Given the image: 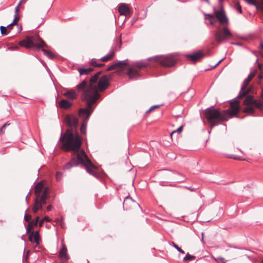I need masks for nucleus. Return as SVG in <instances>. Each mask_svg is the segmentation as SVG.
<instances>
[{
    "label": "nucleus",
    "instance_id": "1",
    "mask_svg": "<svg viewBox=\"0 0 263 263\" xmlns=\"http://www.w3.org/2000/svg\"><path fill=\"white\" fill-rule=\"evenodd\" d=\"M101 73V71L97 72L91 77L89 82L84 80L76 86L77 91L82 93V101L86 102L87 105L86 108L79 110L80 115L82 117L87 118L90 117L93 110L92 105L100 97V95L98 92L97 87L95 84Z\"/></svg>",
    "mask_w": 263,
    "mask_h": 263
},
{
    "label": "nucleus",
    "instance_id": "2",
    "mask_svg": "<svg viewBox=\"0 0 263 263\" xmlns=\"http://www.w3.org/2000/svg\"><path fill=\"white\" fill-rule=\"evenodd\" d=\"M239 110V102L236 99L231 100L230 108L219 111L212 107L206 108L204 110L205 116L209 121L211 127L220 124V122L227 121L229 118L237 115Z\"/></svg>",
    "mask_w": 263,
    "mask_h": 263
},
{
    "label": "nucleus",
    "instance_id": "3",
    "mask_svg": "<svg viewBox=\"0 0 263 263\" xmlns=\"http://www.w3.org/2000/svg\"><path fill=\"white\" fill-rule=\"evenodd\" d=\"M60 141L62 143V148L66 152H72V158L77 159L79 153L83 149H81L82 139L78 131L67 129L64 133L62 132Z\"/></svg>",
    "mask_w": 263,
    "mask_h": 263
},
{
    "label": "nucleus",
    "instance_id": "4",
    "mask_svg": "<svg viewBox=\"0 0 263 263\" xmlns=\"http://www.w3.org/2000/svg\"><path fill=\"white\" fill-rule=\"evenodd\" d=\"M79 164L84 165L86 171L89 174L96 178L98 177V174L94 170V169L96 168V166L88 158L84 151H82L79 153L77 156V159H76L74 157L71 158L70 161L66 163L64 166L63 169L64 170H69L70 168L77 166Z\"/></svg>",
    "mask_w": 263,
    "mask_h": 263
},
{
    "label": "nucleus",
    "instance_id": "5",
    "mask_svg": "<svg viewBox=\"0 0 263 263\" xmlns=\"http://www.w3.org/2000/svg\"><path fill=\"white\" fill-rule=\"evenodd\" d=\"M20 45L26 48H35L40 49L46 46L45 42L38 35L29 36L20 41Z\"/></svg>",
    "mask_w": 263,
    "mask_h": 263
},
{
    "label": "nucleus",
    "instance_id": "6",
    "mask_svg": "<svg viewBox=\"0 0 263 263\" xmlns=\"http://www.w3.org/2000/svg\"><path fill=\"white\" fill-rule=\"evenodd\" d=\"M256 70H254L253 72H251L248 77L244 80L241 86L240 91L237 97L238 99H241L246 97L252 90V87H248L250 82L252 80L256 74Z\"/></svg>",
    "mask_w": 263,
    "mask_h": 263
},
{
    "label": "nucleus",
    "instance_id": "7",
    "mask_svg": "<svg viewBox=\"0 0 263 263\" xmlns=\"http://www.w3.org/2000/svg\"><path fill=\"white\" fill-rule=\"evenodd\" d=\"M49 189L46 187L42 194L36 198L34 204L32 208V211L34 213H37L38 210L42 208V205L46 203V199L49 197Z\"/></svg>",
    "mask_w": 263,
    "mask_h": 263
},
{
    "label": "nucleus",
    "instance_id": "8",
    "mask_svg": "<svg viewBox=\"0 0 263 263\" xmlns=\"http://www.w3.org/2000/svg\"><path fill=\"white\" fill-rule=\"evenodd\" d=\"M215 40L218 43H221L233 38V34L227 27H223L221 30L214 33Z\"/></svg>",
    "mask_w": 263,
    "mask_h": 263
},
{
    "label": "nucleus",
    "instance_id": "9",
    "mask_svg": "<svg viewBox=\"0 0 263 263\" xmlns=\"http://www.w3.org/2000/svg\"><path fill=\"white\" fill-rule=\"evenodd\" d=\"M153 59L164 67H171L175 64V60L172 55L167 56L158 55L155 56Z\"/></svg>",
    "mask_w": 263,
    "mask_h": 263
},
{
    "label": "nucleus",
    "instance_id": "10",
    "mask_svg": "<svg viewBox=\"0 0 263 263\" xmlns=\"http://www.w3.org/2000/svg\"><path fill=\"white\" fill-rule=\"evenodd\" d=\"M65 122L70 127L69 129L76 131L75 129H77L78 124V119L76 117L73 115H67L65 117Z\"/></svg>",
    "mask_w": 263,
    "mask_h": 263
},
{
    "label": "nucleus",
    "instance_id": "11",
    "mask_svg": "<svg viewBox=\"0 0 263 263\" xmlns=\"http://www.w3.org/2000/svg\"><path fill=\"white\" fill-rule=\"evenodd\" d=\"M63 95L67 99L70 101L75 100L78 97L77 92L73 89H64Z\"/></svg>",
    "mask_w": 263,
    "mask_h": 263
},
{
    "label": "nucleus",
    "instance_id": "12",
    "mask_svg": "<svg viewBox=\"0 0 263 263\" xmlns=\"http://www.w3.org/2000/svg\"><path fill=\"white\" fill-rule=\"evenodd\" d=\"M118 10L120 14L121 15H125L127 16L131 14L128 5L126 4L121 3L119 4L118 7Z\"/></svg>",
    "mask_w": 263,
    "mask_h": 263
},
{
    "label": "nucleus",
    "instance_id": "13",
    "mask_svg": "<svg viewBox=\"0 0 263 263\" xmlns=\"http://www.w3.org/2000/svg\"><path fill=\"white\" fill-rule=\"evenodd\" d=\"M108 85V81L106 76H102L99 80L98 84V90L103 91L105 90Z\"/></svg>",
    "mask_w": 263,
    "mask_h": 263
},
{
    "label": "nucleus",
    "instance_id": "14",
    "mask_svg": "<svg viewBox=\"0 0 263 263\" xmlns=\"http://www.w3.org/2000/svg\"><path fill=\"white\" fill-rule=\"evenodd\" d=\"M215 14L216 18L221 24H227L228 23V19L222 10L215 11Z\"/></svg>",
    "mask_w": 263,
    "mask_h": 263
},
{
    "label": "nucleus",
    "instance_id": "15",
    "mask_svg": "<svg viewBox=\"0 0 263 263\" xmlns=\"http://www.w3.org/2000/svg\"><path fill=\"white\" fill-rule=\"evenodd\" d=\"M127 60L120 61L110 65L107 69V71H111L117 68L123 69L127 65Z\"/></svg>",
    "mask_w": 263,
    "mask_h": 263
},
{
    "label": "nucleus",
    "instance_id": "16",
    "mask_svg": "<svg viewBox=\"0 0 263 263\" xmlns=\"http://www.w3.org/2000/svg\"><path fill=\"white\" fill-rule=\"evenodd\" d=\"M205 54L201 51H198L194 53L191 54H187L186 58L191 59V61L196 62L200 60L202 58L205 56Z\"/></svg>",
    "mask_w": 263,
    "mask_h": 263
},
{
    "label": "nucleus",
    "instance_id": "17",
    "mask_svg": "<svg viewBox=\"0 0 263 263\" xmlns=\"http://www.w3.org/2000/svg\"><path fill=\"white\" fill-rule=\"evenodd\" d=\"M137 203L130 197H126L123 201V208L126 210L129 209L132 206Z\"/></svg>",
    "mask_w": 263,
    "mask_h": 263
},
{
    "label": "nucleus",
    "instance_id": "18",
    "mask_svg": "<svg viewBox=\"0 0 263 263\" xmlns=\"http://www.w3.org/2000/svg\"><path fill=\"white\" fill-rule=\"evenodd\" d=\"M129 79L132 80L137 79L140 77L139 72L133 68H129L127 72Z\"/></svg>",
    "mask_w": 263,
    "mask_h": 263
},
{
    "label": "nucleus",
    "instance_id": "19",
    "mask_svg": "<svg viewBox=\"0 0 263 263\" xmlns=\"http://www.w3.org/2000/svg\"><path fill=\"white\" fill-rule=\"evenodd\" d=\"M67 249L66 246L63 244L62 249L60 252L59 255L63 262L66 261L69 259V257L67 254Z\"/></svg>",
    "mask_w": 263,
    "mask_h": 263
},
{
    "label": "nucleus",
    "instance_id": "20",
    "mask_svg": "<svg viewBox=\"0 0 263 263\" xmlns=\"http://www.w3.org/2000/svg\"><path fill=\"white\" fill-rule=\"evenodd\" d=\"M29 240L32 242L33 241L35 242L36 245H39L40 241V237L39 235V233L38 231H36L34 232L33 231L31 232V235L29 236Z\"/></svg>",
    "mask_w": 263,
    "mask_h": 263
},
{
    "label": "nucleus",
    "instance_id": "21",
    "mask_svg": "<svg viewBox=\"0 0 263 263\" xmlns=\"http://www.w3.org/2000/svg\"><path fill=\"white\" fill-rule=\"evenodd\" d=\"M59 105L61 108L67 109L71 107L72 103L68 99H62L59 102Z\"/></svg>",
    "mask_w": 263,
    "mask_h": 263
},
{
    "label": "nucleus",
    "instance_id": "22",
    "mask_svg": "<svg viewBox=\"0 0 263 263\" xmlns=\"http://www.w3.org/2000/svg\"><path fill=\"white\" fill-rule=\"evenodd\" d=\"M45 188H44V184L42 182H38L35 186V190H34V193L35 194L37 197L41 196V194L43 192Z\"/></svg>",
    "mask_w": 263,
    "mask_h": 263
},
{
    "label": "nucleus",
    "instance_id": "23",
    "mask_svg": "<svg viewBox=\"0 0 263 263\" xmlns=\"http://www.w3.org/2000/svg\"><path fill=\"white\" fill-rule=\"evenodd\" d=\"M39 220V217L37 216L34 220L30 221L26 228L27 233H30L34 226H37Z\"/></svg>",
    "mask_w": 263,
    "mask_h": 263
},
{
    "label": "nucleus",
    "instance_id": "24",
    "mask_svg": "<svg viewBox=\"0 0 263 263\" xmlns=\"http://www.w3.org/2000/svg\"><path fill=\"white\" fill-rule=\"evenodd\" d=\"M115 55V51L114 49H111L109 52L104 57L101 58L100 60L102 62H107L110 60Z\"/></svg>",
    "mask_w": 263,
    "mask_h": 263
},
{
    "label": "nucleus",
    "instance_id": "25",
    "mask_svg": "<svg viewBox=\"0 0 263 263\" xmlns=\"http://www.w3.org/2000/svg\"><path fill=\"white\" fill-rule=\"evenodd\" d=\"M79 114H80L79 112ZM79 116L84 119V120L83 122V123L82 124V125L81 126L80 132H81V133L82 134L86 135V127H87V121L88 120L89 117L87 118L86 117H82L81 116H80V115H79Z\"/></svg>",
    "mask_w": 263,
    "mask_h": 263
},
{
    "label": "nucleus",
    "instance_id": "26",
    "mask_svg": "<svg viewBox=\"0 0 263 263\" xmlns=\"http://www.w3.org/2000/svg\"><path fill=\"white\" fill-rule=\"evenodd\" d=\"M255 100L253 96H247L244 100L243 104L245 105H250L254 103Z\"/></svg>",
    "mask_w": 263,
    "mask_h": 263
},
{
    "label": "nucleus",
    "instance_id": "27",
    "mask_svg": "<svg viewBox=\"0 0 263 263\" xmlns=\"http://www.w3.org/2000/svg\"><path fill=\"white\" fill-rule=\"evenodd\" d=\"M93 70L92 68H79L78 71L80 75L88 74Z\"/></svg>",
    "mask_w": 263,
    "mask_h": 263
},
{
    "label": "nucleus",
    "instance_id": "28",
    "mask_svg": "<svg viewBox=\"0 0 263 263\" xmlns=\"http://www.w3.org/2000/svg\"><path fill=\"white\" fill-rule=\"evenodd\" d=\"M253 104L256 108L263 112V103L260 101L255 99Z\"/></svg>",
    "mask_w": 263,
    "mask_h": 263
},
{
    "label": "nucleus",
    "instance_id": "29",
    "mask_svg": "<svg viewBox=\"0 0 263 263\" xmlns=\"http://www.w3.org/2000/svg\"><path fill=\"white\" fill-rule=\"evenodd\" d=\"M42 51L44 52V54L47 56L49 59H53L54 58V55L53 53H52L51 51L47 50L46 49H43L42 48Z\"/></svg>",
    "mask_w": 263,
    "mask_h": 263
},
{
    "label": "nucleus",
    "instance_id": "30",
    "mask_svg": "<svg viewBox=\"0 0 263 263\" xmlns=\"http://www.w3.org/2000/svg\"><path fill=\"white\" fill-rule=\"evenodd\" d=\"M195 258V256L190 255L187 253L186 256L183 258V261L193 260Z\"/></svg>",
    "mask_w": 263,
    "mask_h": 263
},
{
    "label": "nucleus",
    "instance_id": "31",
    "mask_svg": "<svg viewBox=\"0 0 263 263\" xmlns=\"http://www.w3.org/2000/svg\"><path fill=\"white\" fill-rule=\"evenodd\" d=\"M243 112L249 114H253L254 112V109L252 106H248L244 109Z\"/></svg>",
    "mask_w": 263,
    "mask_h": 263
},
{
    "label": "nucleus",
    "instance_id": "32",
    "mask_svg": "<svg viewBox=\"0 0 263 263\" xmlns=\"http://www.w3.org/2000/svg\"><path fill=\"white\" fill-rule=\"evenodd\" d=\"M247 3L250 5L254 6L256 9H258V5L257 4L256 0H245Z\"/></svg>",
    "mask_w": 263,
    "mask_h": 263
},
{
    "label": "nucleus",
    "instance_id": "33",
    "mask_svg": "<svg viewBox=\"0 0 263 263\" xmlns=\"http://www.w3.org/2000/svg\"><path fill=\"white\" fill-rule=\"evenodd\" d=\"M171 245L173 247H174L178 251H179L181 254L185 253L184 251L183 250H182L180 247H179L178 245H177L175 242H172Z\"/></svg>",
    "mask_w": 263,
    "mask_h": 263
},
{
    "label": "nucleus",
    "instance_id": "34",
    "mask_svg": "<svg viewBox=\"0 0 263 263\" xmlns=\"http://www.w3.org/2000/svg\"><path fill=\"white\" fill-rule=\"evenodd\" d=\"M134 65L139 68H141L146 66V64L140 62H137L134 63Z\"/></svg>",
    "mask_w": 263,
    "mask_h": 263
},
{
    "label": "nucleus",
    "instance_id": "35",
    "mask_svg": "<svg viewBox=\"0 0 263 263\" xmlns=\"http://www.w3.org/2000/svg\"><path fill=\"white\" fill-rule=\"evenodd\" d=\"M0 30H1V34L3 35H5L7 34V30L6 27L2 26L0 27Z\"/></svg>",
    "mask_w": 263,
    "mask_h": 263
},
{
    "label": "nucleus",
    "instance_id": "36",
    "mask_svg": "<svg viewBox=\"0 0 263 263\" xmlns=\"http://www.w3.org/2000/svg\"><path fill=\"white\" fill-rule=\"evenodd\" d=\"M161 105H153L151 106L148 110H147L146 112H149L151 111L154 110L155 109L159 107Z\"/></svg>",
    "mask_w": 263,
    "mask_h": 263
},
{
    "label": "nucleus",
    "instance_id": "37",
    "mask_svg": "<svg viewBox=\"0 0 263 263\" xmlns=\"http://www.w3.org/2000/svg\"><path fill=\"white\" fill-rule=\"evenodd\" d=\"M10 124L8 123V122H7L6 123H5V124H4L2 127L1 128H0V135L1 134H3L4 132V129L5 128V127L7 126V125H9Z\"/></svg>",
    "mask_w": 263,
    "mask_h": 263
},
{
    "label": "nucleus",
    "instance_id": "38",
    "mask_svg": "<svg viewBox=\"0 0 263 263\" xmlns=\"http://www.w3.org/2000/svg\"><path fill=\"white\" fill-rule=\"evenodd\" d=\"M235 9L237 10V11L239 13H242V9L241 6L239 5V4H237V5L235 6Z\"/></svg>",
    "mask_w": 263,
    "mask_h": 263
},
{
    "label": "nucleus",
    "instance_id": "39",
    "mask_svg": "<svg viewBox=\"0 0 263 263\" xmlns=\"http://www.w3.org/2000/svg\"><path fill=\"white\" fill-rule=\"evenodd\" d=\"M182 129H183V126H180L177 129L172 132L171 136H172V135L173 134H174L175 133H176L177 132H179V133L181 132L182 130Z\"/></svg>",
    "mask_w": 263,
    "mask_h": 263
},
{
    "label": "nucleus",
    "instance_id": "40",
    "mask_svg": "<svg viewBox=\"0 0 263 263\" xmlns=\"http://www.w3.org/2000/svg\"><path fill=\"white\" fill-rule=\"evenodd\" d=\"M31 219V216L27 214L26 213L25 214L24 216V220L26 221L29 222L30 220Z\"/></svg>",
    "mask_w": 263,
    "mask_h": 263
},
{
    "label": "nucleus",
    "instance_id": "41",
    "mask_svg": "<svg viewBox=\"0 0 263 263\" xmlns=\"http://www.w3.org/2000/svg\"><path fill=\"white\" fill-rule=\"evenodd\" d=\"M8 49L10 50H16L19 49V46L17 45H13L9 47Z\"/></svg>",
    "mask_w": 263,
    "mask_h": 263
},
{
    "label": "nucleus",
    "instance_id": "42",
    "mask_svg": "<svg viewBox=\"0 0 263 263\" xmlns=\"http://www.w3.org/2000/svg\"><path fill=\"white\" fill-rule=\"evenodd\" d=\"M216 260L218 263H226L224 261V259L222 257H218L216 259Z\"/></svg>",
    "mask_w": 263,
    "mask_h": 263
},
{
    "label": "nucleus",
    "instance_id": "43",
    "mask_svg": "<svg viewBox=\"0 0 263 263\" xmlns=\"http://www.w3.org/2000/svg\"><path fill=\"white\" fill-rule=\"evenodd\" d=\"M205 19H213L214 18V16L211 14H205Z\"/></svg>",
    "mask_w": 263,
    "mask_h": 263
},
{
    "label": "nucleus",
    "instance_id": "44",
    "mask_svg": "<svg viewBox=\"0 0 263 263\" xmlns=\"http://www.w3.org/2000/svg\"><path fill=\"white\" fill-rule=\"evenodd\" d=\"M62 174L60 172L57 173L56 174V179L58 181L60 180L61 179V178L62 177Z\"/></svg>",
    "mask_w": 263,
    "mask_h": 263
},
{
    "label": "nucleus",
    "instance_id": "45",
    "mask_svg": "<svg viewBox=\"0 0 263 263\" xmlns=\"http://www.w3.org/2000/svg\"><path fill=\"white\" fill-rule=\"evenodd\" d=\"M20 7V4H18L17 6L15 8V14H17L19 12V9Z\"/></svg>",
    "mask_w": 263,
    "mask_h": 263
},
{
    "label": "nucleus",
    "instance_id": "46",
    "mask_svg": "<svg viewBox=\"0 0 263 263\" xmlns=\"http://www.w3.org/2000/svg\"><path fill=\"white\" fill-rule=\"evenodd\" d=\"M97 60L95 59H93L91 60V64L95 66V67H96L97 65Z\"/></svg>",
    "mask_w": 263,
    "mask_h": 263
},
{
    "label": "nucleus",
    "instance_id": "47",
    "mask_svg": "<svg viewBox=\"0 0 263 263\" xmlns=\"http://www.w3.org/2000/svg\"><path fill=\"white\" fill-rule=\"evenodd\" d=\"M43 220L44 221H47V222H49L51 221V219H50V218L48 216H45V217H44L43 218Z\"/></svg>",
    "mask_w": 263,
    "mask_h": 263
},
{
    "label": "nucleus",
    "instance_id": "48",
    "mask_svg": "<svg viewBox=\"0 0 263 263\" xmlns=\"http://www.w3.org/2000/svg\"><path fill=\"white\" fill-rule=\"evenodd\" d=\"M19 17L17 14H15L14 15V19L13 20V22L15 23V22L17 20H18Z\"/></svg>",
    "mask_w": 263,
    "mask_h": 263
},
{
    "label": "nucleus",
    "instance_id": "49",
    "mask_svg": "<svg viewBox=\"0 0 263 263\" xmlns=\"http://www.w3.org/2000/svg\"><path fill=\"white\" fill-rule=\"evenodd\" d=\"M186 188L188 190H189L190 191H192V192H194L196 190V189L192 188L191 187H186Z\"/></svg>",
    "mask_w": 263,
    "mask_h": 263
},
{
    "label": "nucleus",
    "instance_id": "50",
    "mask_svg": "<svg viewBox=\"0 0 263 263\" xmlns=\"http://www.w3.org/2000/svg\"><path fill=\"white\" fill-rule=\"evenodd\" d=\"M232 44L236 45L238 46H241L242 44L240 42H233L232 43Z\"/></svg>",
    "mask_w": 263,
    "mask_h": 263
},
{
    "label": "nucleus",
    "instance_id": "51",
    "mask_svg": "<svg viewBox=\"0 0 263 263\" xmlns=\"http://www.w3.org/2000/svg\"><path fill=\"white\" fill-rule=\"evenodd\" d=\"M216 23V21L215 20L212 19L210 21V23L212 25H214Z\"/></svg>",
    "mask_w": 263,
    "mask_h": 263
},
{
    "label": "nucleus",
    "instance_id": "52",
    "mask_svg": "<svg viewBox=\"0 0 263 263\" xmlns=\"http://www.w3.org/2000/svg\"><path fill=\"white\" fill-rule=\"evenodd\" d=\"M52 209V206L51 205H49L47 207V210L48 211H50Z\"/></svg>",
    "mask_w": 263,
    "mask_h": 263
},
{
    "label": "nucleus",
    "instance_id": "53",
    "mask_svg": "<svg viewBox=\"0 0 263 263\" xmlns=\"http://www.w3.org/2000/svg\"><path fill=\"white\" fill-rule=\"evenodd\" d=\"M224 60V59H221L213 67L215 68L216 67L217 65H218L223 60Z\"/></svg>",
    "mask_w": 263,
    "mask_h": 263
},
{
    "label": "nucleus",
    "instance_id": "54",
    "mask_svg": "<svg viewBox=\"0 0 263 263\" xmlns=\"http://www.w3.org/2000/svg\"><path fill=\"white\" fill-rule=\"evenodd\" d=\"M243 256L246 257V258H248L249 259H250V260L251 259V257L249 255L246 254V255H244Z\"/></svg>",
    "mask_w": 263,
    "mask_h": 263
},
{
    "label": "nucleus",
    "instance_id": "55",
    "mask_svg": "<svg viewBox=\"0 0 263 263\" xmlns=\"http://www.w3.org/2000/svg\"><path fill=\"white\" fill-rule=\"evenodd\" d=\"M15 23L13 21L12 22V23H11V24H10L9 25H8L7 27L8 28V29H9V28L12 26L13 25L15 24Z\"/></svg>",
    "mask_w": 263,
    "mask_h": 263
},
{
    "label": "nucleus",
    "instance_id": "56",
    "mask_svg": "<svg viewBox=\"0 0 263 263\" xmlns=\"http://www.w3.org/2000/svg\"><path fill=\"white\" fill-rule=\"evenodd\" d=\"M15 23L13 21L12 22V23H11V24H10L9 25H8L7 27L8 28V29H9V28L12 26L13 25L15 24Z\"/></svg>",
    "mask_w": 263,
    "mask_h": 263
},
{
    "label": "nucleus",
    "instance_id": "57",
    "mask_svg": "<svg viewBox=\"0 0 263 263\" xmlns=\"http://www.w3.org/2000/svg\"><path fill=\"white\" fill-rule=\"evenodd\" d=\"M103 66H104V64L100 63V64H97L96 67H102Z\"/></svg>",
    "mask_w": 263,
    "mask_h": 263
},
{
    "label": "nucleus",
    "instance_id": "58",
    "mask_svg": "<svg viewBox=\"0 0 263 263\" xmlns=\"http://www.w3.org/2000/svg\"><path fill=\"white\" fill-rule=\"evenodd\" d=\"M27 1V0H21L18 4H20L21 5L22 3H25Z\"/></svg>",
    "mask_w": 263,
    "mask_h": 263
},
{
    "label": "nucleus",
    "instance_id": "59",
    "mask_svg": "<svg viewBox=\"0 0 263 263\" xmlns=\"http://www.w3.org/2000/svg\"><path fill=\"white\" fill-rule=\"evenodd\" d=\"M44 221L43 220V219H42L40 221V226L41 227L43 224V223H44Z\"/></svg>",
    "mask_w": 263,
    "mask_h": 263
},
{
    "label": "nucleus",
    "instance_id": "60",
    "mask_svg": "<svg viewBox=\"0 0 263 263\" xmlns=\"http://www.w3.org/2000/svg\"><path fill=\"white\" fill-rule=\"evenodd\" d=\"M263 78V76H262V73H260L258 76L259 79H261Z\"/></svg>",
    "mask_w": 263,
    "mask_h": 263
},
{
    "label": "nucleus",
    "instance_id": "61",
    "mask_svg": "<svg viewBox=\"0 0 263 263\" xmlns=\"http://www.w3.org/2000/svg\"><path fill=\"white\" fill-rule=\"evenodd\" d=\"M262 68V65L261 64H258V68L259 70H261Z\"/></svg>",
    "mask_w": 263,
    "mask_h": 263
},
{
    "label": "nucleus",
    "instance_id": "62",
    "mask_svg": "<svg viewBox=\"0 0 263 263\" xmlns=\"http://www.w3.org/2000/svg\"><path fill=\"white\" fill-rule=\"evenodd\" d=\"M260 97L263 100V89H262V92Z\"/></svg>",
    "mask_w": 263,
    "mask_h": 263
},
{
    "label": "nucleus",
    "instance_id": "63",
    "mask_svg": "<svg viewBox=\"0 0 263 263\" xmlns=\"http://www.w3.org/2000/svg\"><path fill=\"white\" fill-rule=\"evenodd\" d=\"M21 31H22V28H21V27L20 26V27H19V28H18V32H20Z\"/></svg>",
    "mask_w": 263,
    "mask_h": 263
},
{
    "label": "nucleus",
    "instance_id": "64",
    "mask_svg": "<svg viewBox=\"0 0 263 263\" xmlns=\"http://www.w3.org/2000/svg\"><path fill=\"white\" fill-rule=\"evenodd\" d=\"M260 46H261V48L263 49V43H261L260 44Z\"/></svg>",
    "mask_w": 263,
    "mask_h": 263
}]
</instances>
